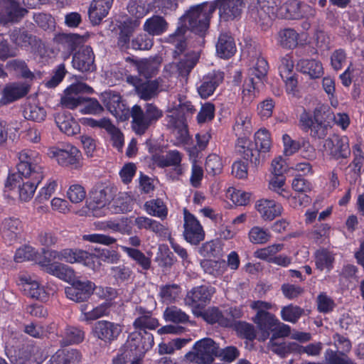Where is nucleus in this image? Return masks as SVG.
Here are the masks:
<instances>
[{"label":"nucleus","instance_id":"nucleus-43","mask_svg":"<svg viewBox=\"0 0 364 364\" xmlns=\"http://www.w3.org/2000/svg\"><path fill=\"white\" fill-rule=\"evenodd\" d=\"M153 160L158 166L164 168L171 166H178L181 161V156L178 151H173L165 156L154 155Z\"/></svg>","mask_w":364,"mask_h":364},{"label":"nucleus","instance_id":"nucleus-52","mask_svg":"<svg viewBox=\"0 0 364 364\" xmlns=\"http://www.w3.org/2000/svg\"><path fill=\"white\" fill-rule=\"evenodd\" d=\"M334 257L333 255L326 250H322L316 252V264L320 270L327 269L330 270L332 267Z\"/></svg>","mask_w":364,"mask_h":364},{"label":"nucleus","instance_id":"nucleus-38","mask_svg":"<svg viewBox=\"0 0 364 364\" xmlns=\"http://www.w3.org/2000/svg\"><path fill=\"white\" fill-rule=\"evenodd\" d=\"M198 58L193 52L187 53L180 58L179 62L175 64V67L179 75L187 77L191 70L196 65Z\"/></svg>","mask_w":364,"mask_h":364},{"label":"nucleus","instance_id":"nucleus-4","mask_svg":"<svg viewBox=\"0 0 364 364\" xmlns=\"http://www.w3.org/2000/svg\"><path fill=\"white\" fill-rule=\"evenodd\" d=\"M219 352L218 345L210 338L197 341L191 351L188 352L185 358L196 364H210Z\"/></svg>","mask_w":364,"mask_h":364},{"label":"nucleus","instance_id":"nucleus-29","mask_svg":"<svg viewBox=\"0 0 364 364\" xmlns=\"http://www.w3.org/2000/svg\"><path fill=\"white\" fill-rule=\"evenodd\" d=\"M119 29L117 47L121 52L129 53V50L132 48L131 38L134 28L131 25V22L124 21L119 26Z\"/></svg>","mask_w":364,"mask_h":364},{"label":"nucleus","instance_id":"nucleus-56","mask_svg":"<svg viewBox=\"0 0 364 364\" xmlns=\"http://www.w3.org/2000/svg\"><path fill=\"white\" fill-rule=\"evenodd\" d=\"M153 46V38L149 34L140 33L132 40V48L133 50H149Z\"/></svg>","mask_w":364,"mask_h":364},{"label":"nucleus","instance_id":"nucleus-46","mask_svg":"<svg viewBox=\"0 0 364 364\" xmlns=\"http://www.w3.org/2000/svg\"><path fill=\"white\" fill-rule=\"evenodd\" d=\"M287 11L290 13V16L294 18L303 17L306 14L314 15V10L309 6L301 4L298 1H293L287 6Z\"/></svg>","mask_w":364,"mask_h":364},{"label":"nucleus","instance_id":"nucleus-49","mask_svg":"<svg viewBox=\"0 0 364 364\" xmlns=\"http://www.w3.org/2000/svg\"><path fill=\"white\" fill-rule=\"evenodd\" d=\"M279 43L286 48H293L296 46L298 34L294 29L287 28L279 33Z\"/></svg>","mask_w":364,"mask_h":364},{"label":"nucleus","instance_id":"nucleus-54","mask_svg":"<svg viewBox=\"0 0 364 364\" xmlns=\"http://www.w3.org/2000/svg\"><path fill=\"white\" fill-rule=\"evenodd\" d=\"M249 238L254 244H264L270 240L271 234L267 230L255 226L250 230Z\"/></svg>","mask_w":364,"mask_h":364},{"label":"nucleus","instance_id":"nucleus-22","mask_svg":"<svg viewBox=\"0 0 364 364\" xmlns=\"http://www.w3.org/2000/svg\"><path fill=\"white\" fill-rule=\"evenodd\" d=\"M113 198L112 189L104 185L95 186L90 193L89 207L92 209L105 207Z\"/></svg>","mask_w":364,"mask_h":364},{"label":"nucleus","instance_id":"nucleus-25","mask_svg":"<svg viewBox=\"0 0 364 364\" xmlns=\"http://www.w3.org/2000/svg\"><path fill=\"white\" fill-rule=\"evenodd\" d=\"M61 261L73 263H82L90 267L93 263V255L80 249H63L60 250Z\"/></svg>","mask_w":364,"mask_h":364},{"label":"nucleus","instance_id":"nucleus-23","mask_svg":"<svg viewBox=\"0 0 364 364\" xmlns=\"http://www.w3.org/2000/svg\"><path fill=\"white\" fill-rule=\"evenodd\" d=\"M114 0H92L88 9L89 19L92 25H99L108 14Z\"/></svg>","mask_w":364,"mask_h":364},{"label":"nucleus","instance_id":"nucleus-55","mask_svg":"<svg viewBox=\"0 0 364 364\" xmlns=\"http://www.w3.org/2000/svg\"><path fill=\"white\" fill-rule=\"evenodd\" d=\"M281 314L283 320L294 323L304 314V309L298 306L289 305L282 308Z\"/></svg>","mask_w":364,"mask_h":364},{"label":"nucleus","instance_id":"nucleus-21","mask_svg":"<svg viewBox=\"0 0 364 364\" xmlns=\"http://www.w3.org/2000/svg\"><path fill=\"white\" fill-rule=\"evenodd\" d=\"M95 55L90 46L82 48L73 56V66L81 72L92 71L95 66Z\"/></svg>","mask_w":364,"mask_h":364},{"label":"nucleus","instance_id":"nucleus-41","mask_svg":"<svg viewBox=\"0 0 364 364\" xmlns=\"http://www.w3.org/2000/svg\"><path fill=\"white\" fill-rule=\"evenodd\" d=\"M257 57V61L252 68L249 70V81L251 84H254L255 78L261 81L267 75L268 70V63L267 60L260 56Z\"/></svg>","mask_w":364,"mask_h":364},{"label":"nucleus","instance_id":"nucleus-53","mask_svg":"<svg viewBox=\"0 0 364 364\" xmlns=\"http://www.w3.org/2000/svg\"><path fill=\"white\" fill-rule=\"evenodd\" d=\"M84 97L75 94L74 92H69L68 88L65 91V95L61 97V105L68 109H73L78 105H82Z\"/></svg>","mask_w":364,"mask_h":364},{"label":"nucleus","instance_id":"nucleus-9","mask_svg":"<svg viewBox=\"0 0 364 364\" xmlns=\"http://www.w3.org/2000/svg\"><path fill=\"white\" fill-rule=\"evenodd\" d=\"M96 288L95 283L89 280H73L65 287V294L68 299L76 303L87 301L93 294Z\"/></svg>","mask_w":364,"mask_h":364},{"label":"nucleus","instance_id":"nucleus-58","mask_svg":"<svg viewBox=\"0 0 364 364\" xmlns=\"http://www.w3.org/2000/svg\"><path fill=\"white\" fill-rule=\"evenodd\" d=\"M26 119L37 122L44 120L46 116V112L43 107L36 105H29L26 107L23 111Z\"/></svg>","mask_w":364,"mask_h":364},{"label":"nucleus","instance_id":"nucleus-32","mask_svg":"<svg viewBox=\"0 0 364 364\" xmlns=\"http://www.w3.org/2000/svg\"><path fill=\"white\" fill-rule=\"evenodd\" d=\"M55 121L60 130L68 136H73L80 131L78 123L65 112L56 114Z\"/></svg>","mask_w":364,"mask_h":364},{"label":"nucleus","instance_id":"nucleus-1","mask_svg":"<svg viewBox=\"0 0 364 364\" xmlns=\"http://www.w3.org/2000/svg\"><path fill=\"white\" fill-rule=\"evenodd\" d=\"M18 159L19 163L16 166L18 173L8 176L5 188L11 191L17 188L19 200L27 202L33 198L37 186L43 178V168L33 151H22L19 153Z\"/></svg>","mask_w":364,"mask_h":364},{"label":"nucleus","instance_id":"nucleus-44","mask_svg":"<svg viewBox=\"0 0 364 364\" xmlns=\"http://www.w3.org/2000/svg\"><path fill=\"white\" fill-rule=\"evenodd\" d=\"M88 38L87 35H79L77 33H62L58 36L59 41L65 45L71 51L84 43Z\"/></svg>","mask_w":364,"mask_h":364},{"label":"nucleus","instance_id":"nucleus-64","mask_svg":"<svg viewBox=\"0 0 364 364\" xmlns=\"http://www.w3.org/2000/svg\"><path fill=\"white\" fill-rule=\"evenodd\" d=\"M35 23L42 29L47 31L55 27L54 18L48 14L37 13L33 15Z\"/></svg>","mask_w":364,"mask_h":364},{"label":"nucleus","instance_id":"nucleus-17","mask_svg":"<svg viewBox=\"0 0 364 364\" xmlns=\"http://www.w3.org/2000/svg\"><path fill=\"white\" fill-rule=\"evenodd\" d=\"M49 154L51 157L56 158L58 163L70 168H77L80 166L81 154L75 146H68L66 149L53 148Z\"/></svg>","mask_w":364,"mask_h":364},{"label":"nucleus","instance_id":"nucleus-37","mask_svg":"<svg viewBox=\"0 0 364 364\" xmlns=\"http://www.w3.org/2000/svg\"><path fill=\"white\" fill-rule=\"evenodd\" d=\"M6 68L22 78L32 80L35 77L33 73L30 70L24 60L20 58L10 60L6 63Z\"/></svg>","mask_w":364,"mask_h":364},{"label":"nucleus","instance_id":"nucleus-16","mask_svg":"<svg viewBox=\"0 0 364 364\" xmlns=\"http://www.w3.org/2000/svg\"><path fill=\"white\" fill-rule=\"evenodd\" d=\"M323 147L335 159H346L350 154L346 136L333 134L325 140Z\"/></svg>","mask_w":364,"mask_h":364},{"label":"nucleus","instance_id":"nucleus-27","mask_svg":"<svg viewBox=\"0 0 364 364\" xmlns=\"http://www.w3.org/2000/svg\"><path fill=\"white\" fill-rule=\"evenodd\" d=\"M11 41L21 47L38 46L41 41L36 36L28 33L24 28H15L9 32Z\"/></svg>","mask_w":364,"mask_h":364},{"label":"nucleus","instance_id":"nucleus-36","mask_svg":"<svg viewBox=\"0 0 364 364\" xmlns=\"http://www.w3.org/2000/svg\"><path fill=\"white\" fill-rule=\"evenodd\" d=\"M109 308V303H103L92 309L89 306V304H82L80 306V311L83 315V320L88 322L108 315Z\"/></svg>","mask_w":364,"mask_h":364},{"label":"nucleus","instance_id":"nucleus-26","mask_svg":"<svg viewBox=\"0 0 364 364\" xmlns=\"http://www.w3.org/2000/svg\"><path fill=\"white\" fill-rule=\"evenodd\" d=\"M256 208L264 220H272L280 216L283 211V208L279 203L269 199L258 200Z\"/></svg>","mask_w":364,"mask_h":364},{"label":"nucleus","instance_id":"nucleus-42","mask_svg":"<svg viewBox=\"0 0 364 364\" xmlns=\"http://www.w3.org/2000/svg\"><path fill=\"white\" fill-rule=\"evenodd\" d=\"M119 353L112 360L114 364H141V359L131 348H126L125 343L120 348Z\"/></svg>","mask_w":364,"mask_h":364},{"label":"nucleus","instance_id":"nucleus-35","mask_svg":"<svg viewBox=\"0 0 364 364\" xmlns=\"http://www.w3.org/2000/svg\"><path fill=\"white\" fill-rule=\"evenodd\" d=\"M299 70L307 74L312 79L320 77L323 75V67L319 61L314 59H301L296 64Z\"/></svg>","mask_w":364,"mask_h":364},{"label":"nucleus","instance_id":"nucleus-24","mask_svg":"<svg viewBox=\"0 0 364 364\" xmlns=\"http://www.w3.org/2000/svg\"><path fill=\"white\" fill-rule=\"evenodd\" d=\"M39 264L44 272L62 280L70 282L75 277L74 270L66 264L60 262L46 263L40 262Z\"/></svg>","mask_w":364,"mask_h":364},{"label":"nucleus","instance_id":"nucleus-47","mask_svg":"<svg viewBox=\"0 0 364 364\" xmlns=\"http://www.w3.org/2000/svg\"><path fill=\"white\" fill-rule=\"evenodd\" d=\"M146 211L151 215L165 218L167 215V208L160 199L146 201L144 204Z\"/></svg>","mask_w":364,"mask_h":364},{"label":"nucleus","instance_id":"nucleus-13","mask_svg":"<svg viewBox=\"0 0 364 364\" xmlns=\"http://www.w3.org/2000/svg\"><path fill=\"white\" fill-rule=\"evenodd\" d=\"M186 240L192 245H198L204 240L205 232L198 220L184 209V232Z\"/></svg>","mask_w":364,"mask_h":364},{"label":"nucleus","instance_id":"nucleus-31","mask_svg":"<svg viewBox=\"0 0 364 364\" xmlns=\"http://www.w3.org/2000/svg\"><path fill=\"white\" fill-rule=\"evenodd\" d=\"M21 281L26 295L41 301H46L48 299V294L38 282L32 280L31 277H22Z\"/></svg>","mask_w":364,"mask_h":364},{"label":"nucleus","instance_id":"nucleus-10","mask_svg":"<svg viewBox=\"0 0 364 364\" xmlns=\"http://www.w3.org/2000/svg\"><path fill=\"white\" fill-rule=\"evenodd\" d=\"M215 289L210 285H200L193 287L187 292L184 299L186 305L193 309H203L210 303Z\"/></svg>","mask_w":364,"mask_h":364},{"label":"nucleus","instance_id":"nucleus-6","mask_svg":"<svg viewBox=\"0 0 364 364\" xmlns=\"http://www.w3.org/2000/svg\"><path fill=\"white\" fill-rule=\"evenodd\" d=\"M250 307L257 311L253 318L254 322L262 331L264 339L267 338L270 335V330L275 329V325L278 324V320L274 315L267 311L272 308V304L263 301H254Z\"/></svg>","mask_w":364,"mask_h":364},{"label":"nucleus","instance_id":"nucleus-40","mask_svg":"<svg viewBox=\"0 0 364 364\" xmlns=\"http://www.w3.org/2000/svg\"><path fill=\"white\" fill-rule=\"evenodd\" d=\"M335 346L337 347V350H333L331 349H327L324 353V358L326 361L329 363V357L328 355L331 354L330 353H337L341 355V354H343L346 356H348V353L351 350V343L350 341L346 337L340 335L336 334L333 336Z\"/></svg>","mask_w":364,"mask_h":364},{"label":"nucleus","instance_id":"nucleus-8","mask_svg":"<svg viewBox=\"0 0 364 364\" xmlns=\"http://www.w3.org/2000/svg\"><path fill=\"white\" fill-rule=\"evenodd\" d=\"M248 14L262 28L269 27L276 17L277 8L269 5L268 2L260 0H250Z\"/></svg>","mask_w":364,"mask_h":364},{"label":"nucleus","instance_id":"nucleus-5","mask_svg":"<svg viewBox=\"0 0 364 364\" xmlns=\"http://www.w3.org/2000/svg\"><path fill=\"white\" fill-rule=\"evenodd\" d=\"M271 146L270 134L267 129H259L255 134V144L245 147L241 146L239 151L242 154L244 159L250 161L257 166L260 161V152L269 151Z\"/></svg>","mask_w":364,"mask_h":364},{"label":"nucleus","instance_id":"nucleus-45","mask_svg":"<svg viewBox=\"0 0 364 364\" xmlns=\"http://www.w3.org/2000/svg\"><path fill=\"white\" fill-rule=\"evenodd\" d=\"M122 248L144 270H148L151 267V259L139 250L124 246Z\"/></svg>","mask_w":364,"mask_h":364},{"label":"nucleus","instance_id":"nucleus-14","mask_svg":"<svg viewBox=\"0 0 364 364\" xmlns=\"http://www.w3.org/2000/svg\"><path fill=\"white\" fill-rule=\"evenodd\" d=\"M153 345L154 337L146 331H144V335L140 332L130 333L125 343V347L131 348L141 360L145 353L151 348Z\"/></svg>","mask_w":364,"mask_h":364},{"label":"nucleus","instance_id":"nucleus-34","mask_svg":"<svg viewBox=\"0 0 364 364\" xmlns=\"http://www.w3.org/2000/svg\"><path fill=\"white\" fill-rule=\"evenodd\" d=\"M168 22L159 15H154L147 18L144 24V31L151 36L161 35L168 30Z\"/></svg>","mask_w":364,"mask_h":364},{"label":"nucleus","instance_id":"nucleus-30","mask_svg":"<svg viewBox=\"0 0 364 364\" xmlns=\"http://www.w3.org/2000/svg\"><path fill=\"white\" fill-rule=\"evenodd\" d=\"M136 63L139 74L146 78H151L158 73L161 63V58L159 56L151 57L141 59Z\"/></svg>","mask_w":364,"mask_h":364},{"label":"nucleus","instance_id":"nucleus-61","mask_svg":"<svg viewBox=\"0 0 364 364\" xmlns=\"http://www.w3.org/2000/svg\"><path fill=\"white\" fill-rule=\"evenodd\" d=\"M240 336L252 341L256 337L254 326L245 321H240L233 328Z\"/></svg>","mask_w":364,"mask_h":364},{"label":"nucleus","instance_id":"nucleus-60","mask_svg":"<svg viewBox=\"0 0 364 364\" xmlns=\"http://www.w3.org/2000/svg\"><path fill=\"white\" fill-rule=\"evenodd\" d=\"M203 318L211 324L218 323L220 326L228 325L227 320L223 318V312L217 307L208 309L203 314Z\"/></svg>","mask_w":364,"mask_h":364},{"label":"nucleus","instance_id":"nucleus-3","mask_svg":"<svg viewBox=\"0 0 364 364\" xmlns=\"http://www.w3.org/2000/svg\"><path fill=\"white\" fill-rule=\"evenodd\" d=\"M130 114L133 130L136 134L142 135L151 126L156 124L163 117L164 112L154 103H146L144 109L138 105H134Z\"/></svg>","mask_w":364,"mask_h":364},{"label":"nucleus","instance_id":"nucleus-57","mask_svg":"<svg viewBox=\"0 0 364 364\" xmlns=\"http://www.w3.org/2000/svg\"><path fill=\"white\" fill-rule=\"evenodd\" d=\"M135 329H155L159 326L158 319L154 318L152 314L139 316L133 323Z\"/></svg>","mask_w":364,"mask_h":364},{"label":"nucleus","instance_id":"nucleus-51","mask_svg":"<svg viewBox=\"0 0 364 364\" xmlns=\"http://www.w3.org/2000/svg\"><path fill=\"white\" fill-rule=\"evenodd\" d=\"M166 321L173 323H186L188 321V316L176 306L167 307L164 312Z\"/></svg>","mask_w":364,"mask_h":364},{"label":"nucleus","instance_id":"nucleus-59","mask_svg":"<svg viewBox=\"0 0 364 364\" xmlns=\"http://www.w3.org/2000/svg\"><path fill=\"white\" fill-rule=\"evenodd\" d=\"M242 316V311L236 307H230L223 312V318L224 320H227L228 322V325L222 326V327L234 328L237 323L240 321H237L238 318H241Z\"/></svg>","mask_w":364,"mask_h":364},{"label":"nucleus","instance_id":"nucleus-20","mask_svg":"<svg viewBox=\"0 0 364 364\" xmlns=\"http://www.w3.org/2000/svg\"><path fill=\"white\" fill-rule=\"evenodd\" d=\"M223 80L224 73L219 70H214L203 76L200 86L198 87L200 97L206 99L211 96Z\"/></svg>","mask_w":364,"mask_h":364},{"label":"nucleus","instance_id":"nucleus-48","mask_svg":"<svg viewBox=\"0 0 364 364\" xmlns=\"http://www.w3.org/2000/svg\"><path fill=\"white\" fill-rule=\"evenodd\" d=\"M200 265L205 272L215 277L222 274L226 266L225 261H216L213 259H204L200 262Z\"/></svg>","mask_w":364,"mask_h":364},{"label":"nucleus","instance_id":"nucleus-28","mask_svg":"<svg viewBox=\"0 0 364 364\" xmlns=\"http://www.w3.org/2000/svg\"><path fill=\"white\" fill-rule=\"evenodd\" d=\"M29 90V87L20 83H13L6 85L3 90V97L0 100V106L7 105L23 96Z\"/></svg>","mask_w":364,"mask_h":364},{"label":"nucleus","instance_id":"nucleus-11","mask_svg":"<svg viewBox=\"0 0 364 364\" xmlns=\"http://www.w3.org/2000/svg\"><path fill=\"white\" fill-rule=\"evenodd\" d=\"M122 332L119 324L105 320L97 321L93 327L94 336L107 345L117 341Z\"/></svg>","mask_w":364,"mask_h":364},{"label":"nucleus","instance_id":"nucleus-33","mask_svg":"<svg viewBox=\"0 0 364 364\" xmlns=\"http://www.w3.org/2000/svg\"><path fill=\"white\" fill-rule=\"evenodd\" d=\"M216 51L220 58H229L232 57L236 52L233 38L226 33H221L216 44Z\"/></svg>","mask_w":364,"mask_h":364},{"label":"nucleus","instance_id":"nucleus-12","mask_svg":"<svg viewBox=\"0 0 364 364\" xmlns=\"http://www.w3.org/2000/svg\"><path fill=\"white\" fill-rule=\"evenodd\" d=\"M127 81L134 87L138 97L144 100L156 97L159 93V83L157 80L144 81L137 77L128 76Z\"/></svg>","mask_w":364,"mask_h":364},{"label":"nucleus","instance_id":"nucleus-62","mask_svg":"<svg viewBox=\"0 0 364 364\" xmlns=\"http://www.w3.org/2000/svg\"><path fill=\"white\" fill-rule=\"evenodd\" d=\"M205 168L208 174L215 176L220 173L222 170L220 158L216 154L209 155L206 159Z\"/></svg>","mask_w":364,"mask_h":364},{"label":"nucleus","instance_id":"nucleus-15","mask_svg":"<svg viewBox=\"0 0 364 364\" xmlns=\"http://www.w3.org/2000/svg\"><path fill=\"white\" fill-rule=\"evenodd\" d=\"M166 127L176 136L178 142L184 143L188 139L186 117L180 112L172 111L166 116Z\"/></svg>","mask_w":364,"mask_h":364},{"label":"nucleus","instance_id":"nucleus-39","mask_svg":"<svg viewBox=\"0 0 364 364\" xmlns=\"http://www.w3.org/2000/svg\"><path fill=\"white\" fill-rule=\"evenodd\" d=\"M134 224L139 230H151L159 235L166 234V229L163 225L156 220L146 217H137L134 220Z\"/></svg>","mask_w":364,"mask_h":364},{"label":"nucleus","instance_id":"nucleus-18","mask_svg":"<svg viewBox=\"0 0 364 364\" xmlns=\"http://www.w3.org/2000/svg\"><path fill=\"white\" fill-rule=\"evenodd\" d=\"M102 101L107 109L116 117L122 118L129 112V108L126 107L121 95L116 92L105 91L102 93Z\"/></svg>","mask_w":364,"mask_h":364},{"label":"nucleus","instance_id":"nucleus-19","mask_svg":"<svg viewBox=\"0 0 364 364\" xmlns=\"http://www.w3.org/2000/svg\"><path fill=\"white\" fill-rule=\"evenodd\" d=\"M213 3L219 9L220 18L225 21L240 16L245 6L244 0H216Z\"/></svg>","mask_w":364,"mask_h":364},{"label":"nucleus","instance_id":"nucleus-63","mask_svg":"<svg viewBox=\"0 0 364 364\" xmlns=\"http://www.w3.org/2000/svg\"><path fill=\"white\" fill-rule=\"evenodd\" d=\"M92 255L93 259L96 257L100 260L109 264H116L120 259V255L117 251L108 249L99 250L97 255Z\"/></svg>","mask_w":364,"mask_h":364},{"label":"nucleus","instance_id":"nucleus-50","mask_svg":"<svg viewBox=\"0 0 364 364\" xmlns=\"http://www.w3.org/2000/svg\"><path fill=\"white\" fill-rule=\"evenodd\" d=\"M84 338V332L75 327H69L65 329V336L60 341L61 346H69L73 343H79Z\"/></svg>","mask_w":364,"mask_h":364},{"label":"nucleus","instance_id":"nucleus-7","mask_svg":"<svg viewBox=\"0 0 364 364\" xmlns=\"http://www.w3.org/2000/svg\"><path fill=\"white\" fill-rule=\"evenodd\" d=\"M28 14L21 0H0V24L6 26L20 22Z\"/></svg>","mask_w":364,"mask_h":364},{"label":"nucleus","instance_id":"nucleus-2","mask_svg":"<svg viewBox=\"0 0 364 364\" xmlns=\"http://www.w3.org/2000/svg\"><path fill=\"white\" fill-rule=\"evenodd\" d=\"M215 9L216 6L214 3L205 2L191 6L179 18V26L175 32L168 36V41L175 45L173 53L174 58L183 55L186 49V34L188 31L190 30L200 36H205L209 28L210 19Z\"/></svg>","mask_w":364,"mask_h":364}]
</instances>
